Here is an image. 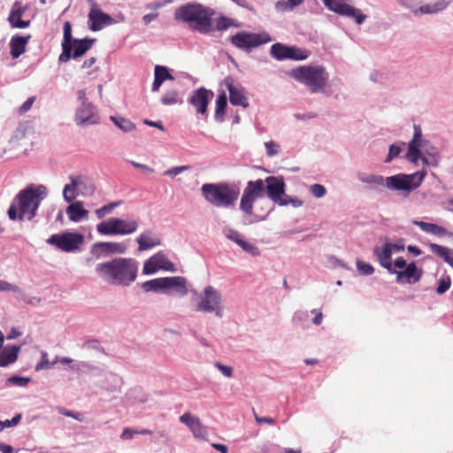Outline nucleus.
<instances>
[{
    "label": "nucleus",
    "instance_id": "nucleus-28",
    "mask_svg": "<svg viewBox=\"0 0 453 453\" xmlns=\"http://www.w3.org/2000/svg\"><path fill=\"white\" fill-rule=\"evenodd\" d=\"M31 39V35H15L10 40V53L13 58H18L25 51L28 42Z\"/></svg>",
    "mask_w": 453,
    "mask_h": 453
},
{
    "label": "nucleus",
    "instance_id": "nucleus-3",
    "mask_svg": "<svg viewBox=\"0 0 453 453\" xmlns=\"http://www.w3.org/2000/svg\"><path fill=\"white\" fill-rule=\"evenodd\" d=\"M215 11L196 2L184 4L174 11V19L188 24L194 31L202 35L213 32L212 17Z\"/></svg>",
    "mask_w": 453,
    "mask_h": 453
},
{
    "label": "nucleus",
    "instance_id": "nucleus-6",
    "mask_svg": "<svg viewBox=\"0 0 453 453\" xmlns=\"http://www.w3.org/2000/svg\"><path fill=\"white\" fill-rule=\"evenodd\" d=\"M265 195V181L261 179L257 180H249L245 188L243 189L241 202L240 210L248 217L250 219L244 224H254L259 221L265 220L272 211V209L268 210L264 215L255 214L253 212L254 203L263 198Z\"/></svg>",
    "mask_w": 453,
    "mask_h": 453
},
{
    "label": "nucleus",
    "instance_id": "nucleus-40",
    "mask_svg": "<svg viewBox=\"0 0 453 453\" xmlns=\"http://www.w3.org/2000/svg\"><path fill=\"white\" fill-rule=\"evenodd\" d=\"M231 27H239V24L235 23L234 20L231 18L226 17L224 15H220L217 20L216 25L213 27V31H225L227 30Z\"/></svg>",
    "mask_w": 453,
    "mask_h": 453
},
{
    "label": "nucleus",
    "instance_id": "nucleus-44",
    "mask_svg": "<svg viewBox=\"0 0 453 453\" xmlns=\"http://www.w3.org/2000/svg\"><path fill=\"white\" fill-rule=\"evenodd\" d=\"M55 365V359L50 363L49 361L48 353L44 350L41 352V358L40 361L36 364L35 370L36 372L45 370V369H50Z\"/></svg>",
    "mask_w": 453,
    "mask_h": 453
},
{
    "label": "nucleus",
    "instance_id": "nucleus-57",
    "mask_svg": "<svg viewBox=\"0 0 453 453\" xmlns=\"http://www.w3.org/2000/svg\"><path fill=\"white\" fill-rule=\"evenodd\" d=\"M309 190L316 198H322L326 194V188L319 183L311 185Z\"/></svg>",
    "mask_w": 453,
    "mask_h": 453
},
{
    "label": "nucleus",
    "instance_id": "nucleus-34",
    "mask_svg": "<svg viewBox=\"0 0 453 453\" xmlns=\"http://www.w3.org/2000/svg\"><path fill=\"white\" fill-rule=\"evenodd\" d=\"M291 46H287L280 42H276L271 46V56L280 61L288 59Z\"/></svg>",
    "mask_w": 453,
    "mask_h": 453
},
{
    "label": "nucleus",
    "instance_id": "nucleus-23",
    "mask_svg": "<svg viewBox=\"0 0 453 453\" xmlns=\"http://www.w3.org/2000/svg\"><path fill=\"white\" fill-rule=\"evenodd\" d=\"M26 10L27 8L23 6L20 2L16 1L13 4L8 17V21L12 27L26 28L29 27V20L21 19V17L25 13Z\"/></svg>",
    "mask_w": 453,
    "mask_h": 453
},
{
    "label": "nucleus",
    "instance_id": "nucleus-22",
    "mask_svg": "<svg viewBox=\"0 0 453 453\" xmlns=\"http://www.w3.org/2000/svg\"><path fill=\"white\" fill-rule=\"evenodd\" d=\"M396 282L399 284H414L420 280L423 270L417 267L414 262L408 264L403 271H396Z\"/></svg>",
    "mask_w": 453,
    "mask_h": 453
},
{
    "label": "nucleus",
    "instance_id": "nucleus-64",
    "mask_svg": "<svg viewBox=\"0 0 453 453\" xmlns=\"http://www.w3.org/2000/svg\"><path fill=\"white\" fill-rule=\"evenodd\" d=\"M1 291H13V292H19L20 288L13 284H11L5 280H0V292Z\"/></svg>",
    "mask_w": 453,
    "mask_h": 453
},
{
    "label": "nucleus",
    "instance_id": "nucleus-61",
    "mask_svg": "<svg viewBox=\"0 0 453 453\" xmlns=\"http://www.w3.org/2000/svg\"><path fill=\"white\" fill-rule=\"evenodd\" d=\"M398 4L402 7L411 10L415 16L418 15V8L416 7L415 0H398Z\"/></svg>",
    "mask_w": 453,
    "mask_h": 453
},
{
    "label": "nucleus",
    "instance_id": "nucleus-33",
    "mask_svg": "<svg viewBox=\"0 0 453 453\" xmlns=\"http://www.w3.org/2000/svg\"><path fill=\"white\" fill-rule=\"evenodd\" d=\"M446 0H437L433 4H426L418 8V14H436L443 12L449 5Z\"/></svg>",
    "mask_w": 453,
    "mask_h": 453
},
{
    "label": "nucleus",
    "instance_id": "nucleus-26",
    "mask_svg": "<svg viewBox=\"0 0 453 453\" xmlns=\"http://www.w3.org/2000/svg\"><path fill=\"white\" fill-rule=\"evenodd\" d=\"M21 347L19 345H4L0 347V367H7L18 359Z\"/></svg>",
    "mask_w": 453,
    "mask_h": 453
},
{
    "label": "nucleus",
    "instance_id": "nucleus-48",
    "mask_svg": "<svg viewBox=\"0 0 453 453\" xmlns=\"http://www.w3.org/2000/svg\"><path fill=\"white\" fill-rule=\"evenodd\" d=\"M450 285H451L450 277L449 275L442 276L438 281V286L436 288V293L438 295H442V294L446 293L449 290V288H450Z\"/></svg>",
    "mask_w": 453,
    "mask_h": 453
},
{
    "label": "nucleus",
    "instance_id": "nucleus-39",
    "mask_svg": "<svg viewBox=\"0 0 453 453\" xmlns=\"http://www.w3.org/2000/svg\"><path fill=\"white\" fill-rule=\"evenodd\" d=\"M153 260L157 263V265H159V270L163 269L165 271H174V265L166 257V256L162 253L158 252L152 256Z\"/></svg>",
    "mask_w": 453,
    "mask_h": 453
},
{
    "label": "nucleus",
    "instance_id": "nucleus-52",
    "mask_svg": "<svg viewBox=\"0 0 453 453\" xmlns=\"http://www.w3.org/2000/svg\"><path fill=\"white\" fill-rule=\"evenodd\" d=\"M357 269L361 275H372L374 273V268L371 264L365 263L360 259L357 260Z\"/></svg>",
    "mask_w": 453,
    "mask_h": 453
},
{
    "label": "nucleus",
    "instance_id": "nucleus-54",
    "mask_svg": "<svg viewBox=\"0 0 453 453\" xmlns=\"http://www.w3.org/2000/svg\"><path fill=\"white\" fill-rule=\"evenodd\" d=\"M81 348L84 349H93V350H96V351H98V352H102V353L104 352V349L101 346L100 342L98 340H96V339H88V340H86L83 342Z\"/></svg>",
    "mask_w": 453,
    "mask_h": 453
},
{
    "label": "nucleus",
    "instance_id": "nucleus-10",
    "mask_svg": "<svg viewBox=\"0 0 453 453\" xmlns=\"http://www.w3.org/2000/svg\"><path fill=\"white\" fill-rule=\"evenodd\" d=\"M70 183L63 188V197L65 202L72 203L77 196H91L96 186L94 180L85 175H71Z\"/></svg>",
    "mask_w": 453,
    "mask_h": 453
},
{
    "label": "nucleus",
    "instance_id": "nucleus-42",
    "mask_svg": "<svg viewBox=\"0 0 453 453\" xmlns=\"http://www.w3.org/2000/svg\"><path fill=\"white\" fill-rule=\"evenodd\" d=\"M95 369L96 366L86 361H74V363L69 366V370L76 373H81Z\"/></svg>",
    "mask_w": 453,
    "mask_h": 453
},
{
    "label": "nucleus",
    "instance_id": "nucleus-37",
    "mask_svg": "<svg viewBox=\"0 0 453 453\" xmlns=\"http://www.w3.org/2000/svg\"><path fill=\"white\" fill-rule=\"evenodd\" d=\"M110 119L123 132L129 133L135 129V125L127 119L119 116H111Z\"/></svg>",
    "mask_w": 453,
    "mask_h": 453
},
{
    "label": "nucleus",
    "instance_id": "nucleus-36",
    "mask_svg": "<svg viewBox=\"0 0 453 453\" xmlns=\"http://www.w3.org/2000/svg\"><path fill=\"white\" fill-rule=\"evenodd\" d=\"M227 105V97L225 92L218 96L216 100L215 119L218 122L224 120L225 110Z\"/></svg>",
    "mask_w": 453,
    "mask_h": 453
},
{
    "label": "nucleus",
    "instance_id": "nucleus-63",
    "mask_svg": "<svg viewBox=\"0 0 453 453\" xmlns=\"http://www.w3.org/2000/svg\"><path fill=\"white\" fill-rule=\"evenodd\" d=\"M21 418H22V414L18 413L12 419L4 420L3 422V427L7 428V427L16 426L20 422Z\"/></svg>",
    "mask_w": 453,
    "mask_h": 453
},
{
    "label": "nucleus",
    "instance_id": "nucleus-29",
    "mask_svg": "<svg viewBox=\"0 0 453 453\" xmlns=\"http://www.w3.org/2000/svg\"><path fill=\"white\" fill-rule=\"evenodd\" d=\"M96 42V39H77L71 43L72 50L70 51V57L67 58L69 61L71 58H77L83 56L88 50H90Z\"/></svg>",
    "mask_w": 453,
    "mask_h": 453
},
{
    "label": "nucleus",
    "instance_id": "nucleus-14",
    "mask_svg": "<svg viewBox=\"0 0 453 453\" xmlns=\"http://www.w3.org/2000/svg\"><path fill=\"white\" fill-rule=\"evenodd\" d=\"M48 244L53 245L65 252H73L84 242V236L80 233L65 232L54 234L46 240Z\"/></svg>",
    "mask_w": 453,
    "mask_h": 453
},
{
    "label": "nucleus",
    "instance_id": "nucleus-21",
    "mask_svg": "<svg viewBox=\"0 0 453 453\" xmlns=\"http://www.w3.org/2000/svg\"><path fill=\"white\" fill-rule=\"evenodd\" d=\"M226 86L229 92V101L232 105L249 107L248 99L245 96V90L241 85H234L233 79L228 77L225 80Z\"/></svg>",
    "mask_w": 453,
    "mask_h": 453
},
{
    "label": "nucleus",
    "instance_id": "nucleus-43",
    "mask_svg": "<svg viewBox=\"0 0 453 453\" xmlns=\"http://www.w3.org/2000/svg\"><path fill=\"white\" fill-rule=\"evenodd\" d=\"M122 201H116L104 205L95 211V213L98 219H103L107 214H110L115 208L122 204Z\"/></svg>",
    "mask_w": 453,
    "mask_h": 453
},
{
    "label": "nucleus",
    "instance_id": "nucleus-24",
    "mask_svg": "<svg viewBox=\"0 0 453 453\" xmlns=\"http://www.w3.org/2000/svg\"><path fill=\"white\" fill-rule=\"evenodd\" d=\"M373 254L376 256L380 265L388 270V273L393 274L396 273V270L392 265V254L393 251L389 249V246L385 244L384 246H377L373 250Z\"/></svg>",
    "mask_w": 453,
    "mask_h": 453
},
{
    "label": "nucleus",
    "instance_id": "nucleus-60",
    "mask_svg": "<svg viewBox=\"0 0 453 453\" xmlns=\"http://www.w3.org/2000/svg\"><path fill=\"white\" fill-rule=\"evenodd\" d=\"M188 169H190V165L173 166V167L165 171L164 175L173 178Z\"/></svg>",
    "mask_w": 453,
    "mask_h": 453
},
{
    "label": "nucleus",
    "instance_id": "nucleus-19",
    "mask_svg": "<svg viewBox=\"0 0 453 453\" xmlns=\"http://www.w3.org/2000/svg\"><path fill=\"white\" fill-rule=\"evenodd\" d=\"M213 96L214 94L211 90L201 87L193 92L188 98V103L196 108L198 114L207 118L208 104Z\"/></svg>",
    "mask_w": 453,
    "mask_h": 453
},
{
    "label": "nucleus",
    "instance_id": "nucleus-16",
    "mask_svg": "<svg viewBox=\"0 0 453 453\" xmlns=\"http://www.w3.org/2000/svg\"><path fill=\"white\" fill-rule=\"evenodd\" d=\"M90 4V11L88 12V27L91 31L96 32L103 29L104 27L115 23L113 18L102 12L95 0H88Z\"/></svg>",
    "mask_w": 453,
    "mask_h": 453
},
{
    "label": "nucleus",
    "instance_id": "nucleus-25",
    "mask_svg": "<svg viewBox=\"0 0 453 453\" xmlns=\"http://www.w3.org/2000/svg\"><path fill=\"white\" fill-rule=\"evenodd\" d=\"M136 242L139 251H144L161 245V239L152 230L147 229L136 238Z\"/></svg>",
    "mask_w": 453,
    "mask_h": 453
},
{
    "label": "nucleus",
    "instance_id": "nucleus-31",
    "mask_svg": "<svg viewBox=\"0 0 453 453\" xmlns=\"http://www.w3.org/2000/svg\"><path fill=\"white\" fill-rule=\"evenodd\" d=\"M412 224L415 226H418L422 231L427 234H431L436 236H453L452 232H449L446 228L443 226H441L439 225L434 224V223H427L424 221L419 220H413Z\"/></svg>",
    "mask_w": 453,
    "mask_h": 453
},
{
    "label": "nucleus",
    "instance_id": "nucleus-62",
    "mask_svg": "<svg viewBox=\"0 0 453 453\" xmlns=\"http://www.w3.org/2000/svg\"><path fill=\"white\" fill-rule=\"evenodd\" d=\"M309 319V313L306 311H296L294 315L292 321L294 323H303Z\"/></svg>",
    "mask_w": 453,
    "mask_h": 453
},
{
    "label": "nucleus",
    "instance_id": "nucleus-50",
    "mask_svg": "<svg viewBox=\"0 0 453 453\" xmlns=\"http://www.w3.org/2000/svg\"><path fill=\"white\" fill-rule=\"evenodd\" d=\"M179 420L180 423L186 425L189 429L192 428L200 419L192 415L190 412H185L180 416Z\"/></svg>",
    "mask_w": 453,
    "mask_h": 453
},
{
    "label": "nucleus",
    "instance_id": "nucleus-5",
    "mask_svg": "<svg viewBox=\"0 0 453 453\" xmlns=\"http://www.w3.org/2000/svg\"><path fill=\"white\" fill-rule=\"evenodd\" d=\"M201 194L214 207L231 208L239 197L240 188L234 183H204L201 187Z\"/></svg>",
    "mask_w": 453,
    "mask_h": 453
},
{
    "label": "nucleus",
    "instance_id": "nucleus-53",
    "mask_svg": "<svg viewBox=\"0 0 453 453\" xmlns=\"http://www.w3.org/2000/svg\"><path fill=\"white\" fill-rule=\"evenodd\" d=\"M159 270V265H157V263L153 260V257H150L148 260L145 261L142 268V273L146 275L153 274Z\"/></svg>",
    "mask_w": 453,
    "mask_h": 453
},
{
    "label": "nucleus",
    "instance_id": "nucleus-58",
    "mask_svg": "<svg viewBox=\"0 0 453 453\" xmlns=\"http://www.w3.org/2000/svg\"><path fill=\"white\" fill-rule=\"evenodd\" d=\"M57 411L59 414L73 418L78 421L83 420V415L81 412L73 411L61 406L57 407Z\"/></svg>",
    "mask_w": 453,
    "mask_h": 453
},
{
    "label": "nucleus",
    "instance_id": "nucleus-18",
    "mask_svg": "<svg viewBox=\"0 0 453 453\" xmlns=\"http://www.w3.org/2000/svg\"><path fill=\"white\" fill-rule=\"evenodd\" d=\"M127 245L121 242H99L91 246V254L97 259L111 255L125 254Z\"/></svg>",
    "mask_w": 453,
    "mask_h": 453
},
{
    "label": "nucleus",
    "instance_id": "nucleus-2",
    "mask_svg": "<svg viewBox=\"0 0 453 453\" xmlns=\"http://www.w3.org/2000/svg\"><path fill=\"white\" fill-rule=\"evenodd\" d=\"M426 175V172L425 170L411 174L398 173L388 177L358 173L357 179L362 183L369 185V188L372 190H377L380 187H385L391 191L403 192L407 196L421 185Z\"/></svg>",
    "mask_w": 453,
    "mask_h": 453
},
{
    "label": "nucleus",
    "instance_id": "nucleus-4",
    "mask_svg": "<svg viewBox=\"0 0 453 453\" xmlns=\"http://www.w3.org/2000/svg\"><path fill=\"white\" fill-rule=\"evenodd\" d=\"M288 75L305 86L311 94L325 93L329 80V73L321 65H305L293 68Z\"/></svg>",
    "mask_w": 453,
    "mask_h": 453
},
{
    "label": "nucleus",
    "instance_id": "nucleus-13",
    "mask_svg": "<svg viewBox=\"0 0 453 453\" xmlns=\"http://www.w3.org/2000/svg\"><path fill=\"white\" fill-rule=\"evenodd\" d=\"M273 41L272 37L266 33L238 32L230 37L231 43L246 52H250L253 49Z\"/></svg>",
    "mask_w": 453,
    "mask_h": 453
},
{
    "label": "nucleus",
    "instance_id": "nucleus-20",
    "mask_svg": "<svg viewBox=\"0 0 453 453\" xmlns=\"http://www.w3.org/2000/svg\"><path fill=\"white\" fill-rule=\"evenodd\" d=\"M263 180L265 185V193L273 203L284 195L286 184L283 177L268 176Z\"/></svg>",
    "mask_w": 453,
    "mask_h": 453
},
{
    "label": "nucleus",
    "instance_id": "nucleus-11",
    "mask_svg": "<svg viewBox=\"0 0 453 453\" xmlns=\"http://www.w3.org/2000/svg\"><path fill=\"white\" fill-rule=\"evenodd\" d=\"M139 222L111 217L96 225V231L102 235H127L137 231Z\"/></svg>",
    "mask_w": 453,
    "mask_h": 453
},
{
    "label": "nucleus",
    "instance_id": "nucleus-15",
    "mask_svg": "<svg viewBox=\"0 0 453 453\" xmlns=\"http://www.w3.org/2000/svg\"><path fill=\"white\" fill-rule=\"evenodd\" d=\"M350 0H322L326 8L338 15L351 18L357 25H361L366 19L360 9L348 4Z\"/></svg>",
    "mask_w": 453,
    "mask_h": 453
},
{
    "label": "nucleus",
    "instance_id": "nucleus-1",
    "mask_svg": "<svg viewBox=\"0 0 453 453\" xmlns=\"http://www.w3.org/2000/svg\"><path fill=\"white\" fill-rule=\"evenodd\" d=\"M139 263L132 257H116L98 263L95 267L97 276L108 285L127 288L138 275Z\"/></svg>",
    "mask_w": 453,
    "mask_h": 453
},
{
    "label": "nucleus",
    "instance_id": "nucleus-47",
    "mask_svg": "<svg viewBox=\"0 0 453 453\" xmlns=\"http://www.w3.org/2000/svg\"><path fill=\"white\" fill-rule=\"evenodd\" d=\"M403 145H404V142L391 144L385 162L390 163L393 159L397 157L403 150Z\"/></svg>",
    "mask_w": 453,
    "mask_h": 453
},
{
    "label": "nucleus",
    "instance_id": "nucleus-35",
    "mask_svg": "<svg viewBox=\"0 0 453 453\" xmlns=\"http://www.w3.org/2000/svg\"><path fill=\"white\" fill-rule=\"evenodd\" d=\"M430 250L436 256L443 259L447 264L453 258V250L441 246L436 243L429 244Z\"/></svg>",
    "mask_w": 453,
    "mask_h": 453
},
{
    "label": "nucleus",
    "instance_id": "nucleus-9",
    "mask_svg": "<svg viewBox=\"0 0 453 453\" xmlns=\"http://www.w3.org/2000/svg\"><path fill=\"white\" fill-rule=\"evenodd\" d=\"M414 134L412 139L409 142L408 151L405 158L413 164H417L421 155H430L440 153L437 147L434 146L431 142L425 139L422 134V129L419 125L413 126Z\"/></svg>",
    "mask_w": 453,
    "mask_h": 453
},
{
    "label": "nucleus",
    "instance_id": "nucleus-12",
    "mask_svg": "<svg viewBox=\"0 0 453 453\" xmlns=\"http://www.w3.org/2000/svg\"><path fill=\"white\" fill-rule=\"evenodd\" d=\"M196 311L207 313L214 312L218 318H222L224 306L221 293L212 286L205 287L200 296Z\"/></svg>",
    "mask_w": 453,
    "mask_h": 453
},
{
    "label": "nucleus",
    "instance_id": "nucleus-41",
    "mask_svg": "<svg viewBox=\"0 0 453 453\" xmlns=\"http://www.w3.org/2000/svg\"><path fill=\"white\" fill-rule=\"evenodd\" d=\"M160 101L164 105H173L178 103H182V101L179 99V91L177 89H170L165 91L163 94Z\"/></svg>",
    "mask_w": 453,
    "mask_h": 453
},
{
    "label": "nucleus",
    "instance_id": "nucleus-27",
    "mask_svg": "<svg viewBox=\"0 0 453 453\" xmlns=\"http://www.w3.org/2000/svg\"><path fill=\"white\" fill-rule=\"evenodd\" d=\"M63 30L64 36L62 41V52L59 55L58 61L65 63L67 62V58L70 57L69 53L72 50L71 43L76 39L72 36V25L69 21H65L64 23Z\"/></svg>",
    "mask_w": 453,
    "mask_h": 453
},
{
    "label": "nucleus",
    "instance_id": "nucleus-17",
    "mask_svg": "<svg viewBox=\"0 0 453 453\" xmlns=\"http://www.w3.org/2000/svg\"><path fill=\"white\" fill-rule=\"evenodd\" d=\"M74 121L78 126L88 127L98 124L100 117L92 103H84L76 109Z\"/></svg>",
    "mask_w": 453,
    "mask_h": 453
},
{
    "label": "nucleus",
    "instance_id": "nucleus-46",
    "mask_svg": "<svg viewBox=\"0 0 453 453\" xmlns=\"http://www.w3.org/2000/svg\"><path fill=\"white\" fill-rule=\"evenodd\" d=\"M419 160L427 166L436 167L439 165L441 160V153L430 154V155H421Z\"/></svg>",
    "mask_w": 453,
    "mask_h": 453
},
{
    "label": "nucleus",
    "instance_id": "nucleus-8",
    "mask_svg": "<svg viewBox=\"0 0 453 453\" xmlns=\"http://www.w3.org/2000/svg\"><path fill=\"white\" fill-rule=\"evenodd\" d=\"M144 292L167 293L173 290L180 296L188 293L187 280L181 276L161 277L144 281L142 284Z\"/></svg>",
    "mask_w": 453,
    "mask_h": 453
},
{
    "label": "nucleus",
    "instance_id": "nucleus-56",
    "mask_svg": "<svg viewBox=\"0 0 453 453\" xmlns=\"http://www.w3.org/2000/svg\"><path fill=\"white\" fill-rule=\"evenodd\" d=\"M194 437L198 439H204L207 435L206 427L199 421L192 428L189 429Z\"/></svg>",
    "mask_w": 453,
    "mask_h": 453
},
{
    "label": "nucleus",
    "instance_id": "nucleus-30",
    "mask_svg": "<svg viewBox=\"0 0 453 453\" xmlns=\"http://www.w3.org/2000/svg\"><path fill=\"white\" fill-rule=\"evenodd\" d=\"M173 81L174 77L169 73L166 66L157 65L154 69V81L151 90L157 92L165 81Z\"/></svg>",
    "mask_w": 453,
    "mask_h": 453
},
{
    "label": "nucleus",
    "instance_id": "nucleus-45",
    "mask_svg": "<svg viewBox=\"0 0 453 453\" xmlns=\"http://www.w3.org/2000/svg\"><path fill=\"white\" fill-rule=\"evenodd\" d=\"M31 379L28 377H21L18 375H13L8 378L5 381L6 386H17V387H27L30 382Z\"/></svg>",
    "mask_w": 453,
    "mask_h": 453
},
{
    "label": "nucleus",
    "instance_id": "nucleus-55",
    "mask_svg": "<svg viewBox=\"0 0 453 453\" xmlns=\"http://www.w3.org/2000/svg\"><path fill=\"white\" fill-rule=\"evenodd\" d=\"M244 251L250 253V255L257 257L259 256V249L254 245L253 243H250L244 239H242V242H240L239 245Z\"/></svg>",
    "mask_w": 453,
    "mask_h": 453
},
{
    "label": "nucleus",
    "instance_id": "nucleus-32",
    "mask_svg": "<svg viewBox=\"0 0 453 453\" xmlns=\"http://www.w3.org/2000/svg\"><path fill=\"white\" fill-rule=\"evenodd\" d=\"M68 218L73 222H80L88 217V211L84 209L83 203L76 201L72 203L66 209Z\"/></svg>",
    "mask_w": 453,
    "mask_h": 453
},
{
    "label": "nucleus",
    "instance_id": "nucleus-49",
    "mask_svg": "<svg viewBox=\"0 0 453 453\" xmlns=\"http://www.w3.org/2000/svg\"><path fill=\"white\" fill-rule=\"evenodd\" d=\"M223 234L228 240H231L237 245H239L240 242H242L243 239V236L237 230L230 227L224 228Z\"/></svg>",
    "mask_w": 453,
    "mask_h": 453
},
{
    "label": "nucleus",
    "instance_id": "nucleus-51",
    "mask_svg": "<svg viewBox=\"0 0 453 453\" xmlns=\"http://www.w3.org/2000/svg\"><path fill=\"white\" fill-rule=\"evenodd\" d=\"M288 56H289L288 59L301 61V60L306 59L308 58L309 54L304 50L291 46V50H290Z\"/></svg>",
    "mask_w": 453,
    "mask_h": 453
},
{
    "label": "nucleus",
    "instance_id": "nucleus-59",
    "mask_svg": "<svg viewBox=\"0 0 453 453\" xmlns=\"http://www.w3.org/2000/svg\"><path fill=\"white\" fill-rule=\"evenodd\" d=\"M265 147L266 150V155L270 157L278 155L280 151V147L273 141H269L265 142Z\"/></svg>",
    "mask_w": 453,
    "mask_h": 453
},
{
    "label": "nucleus",
    "instance_id": "nucleus-38",
    "mask_svg": "<svg viewBox=\"0 0 453 453\" xmlns=\"http://www.w3.org/2000/svg\"><path fill=\"white\" fill-rule=\"evenodd\" d=\"M106 381L107 386L104 387V388L111 392H119L120 391V388L122 385V380L121 378L112 372H110L106 376Z\"/></svg>",
    "mask_w": 453,
    "mask_h": 453
},
{
    "label": "nucleus",
    "instance_id": "nucleus-7",
    "mask_svg": "<svg viewBox=\"0 0 453 453\" xmlns=\"http://www.w3.org/2000/svg\"><path fill=\"white\" fill-rule=\"evenodd\" d=\"M47 196V188L43 185L37 187L29 186L16 196L14 201L19 210V220H23L27 216L28 220L33 219L42 199Z\"/></svg>",
    "mask_w": 453,
    "mask_h": 453
}]
</instances>
